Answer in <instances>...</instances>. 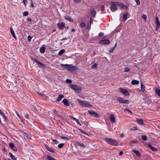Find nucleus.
I'll use <instances>...</instances> for the list:
<instances>
[{
  "label": "nucleus",
  "instance_id": "nucleus-1",
  "mask_svg": "<svg viewBox=\"0 0 160 160\" xmlns=\"http://www.w3.org/2000/svg\"><path fill=\"white\" fill-rule=\"evenodd\" d=\"M104 140L108 143L112 145H116L118 144V143L116 140L110 138H105Z\"/></svg>",
  "mask_w": 160,
  "mask_h": 160
},
{
  "label": "nucleus",
  "instance_id": "nucleus-2",
  "mask_svg": "<svg viewBox=\"0 0 160 160\" xmlns=\"http://www.w3.org/2000/svg\"><path fill=\"white\" fill-rule=\"evenodd\" d=\"M77 101L82 107L89 108L91 106V104L88 101L81 100L78 99H77Z\"/></svg>",
  "mask_w": 160,
  "mask_h": 160
},
{
  "label": "nucleus",
  "instance_id": "nucleus-3",
  "mask_svg": "<svg viewBox=\"0 0 160 160\" xmlns=\"http://www.w3.org/2000/svg\"><path fill=\"white\" fill-rule=\"evenodd\" d=\"M70 87L72 89L74 90L75 92L78 93L81 92L82 90L81 87L79 85H71L70 86Z\"/></svg>",
  "mask_w": 160,
  "mask_h": 160
},
{
  "label": "nucleus",
  "instance_id": "nucleus-4",
  "mask_svg": "<svg viewBox=\"0 0 160 160\" xmlns=\"http://www.w3.org/2000/svg\"><path fill=\"white\" fill-rule=\"evenodd\" d=\"M117 100L119 103H121L128 104L129 103V100L124 99L122 98L118 97L117 99Z\"/></svg>",
  "mask_w": 160,
  "mask_h": 160
},
{
  "label": "nucleus",
  "instance_id": "nucleus-5",
  "mask_svg": "<svg viewBox=\"0 0 160 160\" xmlns=\"http://www.w3.org/2000/svg\"><path fill=\"white\" fill-rule=\"evenodd\" d=\"M110 9L112 12H115L117 10L118 8L117 7L116 2H111Z\"/></svg>",
  "mask_w": 160,
  "mask_h": 160
},
{
  "label": "nucleus",
  "instance_id": "nucleus-6",
  "mask_svg": "<svg viewBox=\"0 0 160 160\" xmlns=\"http://www.w3.org/2000/svg\"><path fill=\"white\" fill-rule=\"evenodd\" d=\"M88 112L92 116L96 118H99V116L95 111L92 110H88Z\"/></svg>",
  "mask_w": 160,
  "mask_h": 160
},
{
  "label": "nucleus",
  "instance_id": "nucleus-7",
  "mask_svg": "<svg viewBox=\"0 0 160 160\" xmlns=\"http://www.w3.org/2000/svg\"><path fill=\"white\" fill-rule=\"evenodd\" d=\"M119 90L121 92H122L124 95L129 96V94L127 90L125 89L122 88H119Z\"/></svg>",
  "mask_w": 160,
  "mask_h": 160
},
{
  "label": "nucleus",
  "instance_id": "nucleus-8",
  "mask_svg": "<svg viewBox=\"0 0 160 160\" xmlns=\"http://www.w3.org/2000/svg\"><path fill=\"white\" fill-rule=\"evenodd\" d=\"M110 43V41L108 39L101 40L99 41L100 44L103 45H108Z\"/></svg>",
  "mask_w": 160,
  "mask_h": 160
},
{
  "label": "nucleus",
  "instance_id": "nucleus-9",
  "mask_svg": "<svg viewBox=\"0 0 160 160\" xmlns=\"http://www.w3.org/2000/svg\"><path fill=\"white\" fill-rule=\"evenodd\" d=\"M77 69V67L73 66L71 64H69L67 70H75Z\"/></svg>",
  "mask_w": 160,
  "mask_h": 160
},
{
  "label": "nucleus",
  "instance_id": "nucleus-10",
  "mask_svg": "<svg viewBox=\"0 0 160 160\" xmlns=\"http://www.w3.org/2000/svg\"><path fill=\"white\" fill-rule=\"evenodd\" d=\"M9 146L11 149L13 151L16 152L17 151V149L13 143L12 142L10 143L9 144Z\"/></svg>",
  "mask_w": 160,
  "mask_h": 160
},
{
  "label": "nucleus",
  "instance_id": "nucleus-11",
  "mask_svg": "<svg viewBox=\"0 0 160 160\" xmlns=\"http://www.w3.org/2000/svg\"><path fill=\"white\" fill-rule=\"evenodd\" d=\"M109 118L111 121L113 123L115 122V120L114 115L113 114H111L109 117Z\"/></svg>",
  "mask_w": 160,
  "mask_h": 160
},
{
  "label": "nucleus",
  "instance_id": "nucleus-12",
  "mask_svg": "<svg viewBox=\"0 0 160 160\" xmlns=\"http://www.w3.org/2000/svg\"><path fill=\"white\" fill-rule=\"evenodd\" d=\"M156 19V29L158 30L160 27V24L158 20V18L157 17H156L155 18Z\"/></svg>",
  "mask_w": 160,
  "mask_h": 160
},
{
  "label": "nucleus",
  "instance_id": "nucleus-13",
  "mask_svg": "<svg viewBox=\"0 0 160 160\" xmlns=\"http://www.w3.org/2000/svg\"><path fill=\"white\" fill-rule=\"evenodd\" d=\"M58 26L59 29H62L65 26V23L64 22H61L60 23H58Z\"/></svg>",
  "mask_w": 160,
  "mask_h": 160
},
{
  "label": "nucleus",
  "instance_id": "nucleus-14",
  "mask_svg": "<svg viewBox=\"0 0 160 160\" xmlns=\"http://www.w3.org/2000/svg\"><path fill=\"white\" fill-rule=\"evenodd\" d=\"M62 102L66 106H68L70 105L69 103L68 102V100L67 99H63L62 100Z\"/></svg>",
  "mask_w": 160,
  "mask_h": 160
},
{
  "label": "nucleus",
  "instance_id": "nucleus-15",
  "mask_svg": "<svg viewBox=\"0 0 160 160\" xmlns=\"http://www.w3.org/2000/svg\"><path fill=\"white\" fill-rule=\"evenodd\" d=\"M45 147L46 149H47L48 151H49L50 152L55 153V151L53 150L50 147H49L48 146H47L46 145H45Z\"/></svg>",
  "mask_w": 160,
  "mask_h": 160
},
{
  "label": "nucleus",
  "instance_id": "nucleus-16",
  "mask_svg": "<svg viewBox=\"0 0 160 160\" xmlns=\"http://www.w3.org/2000/svg\"><path fill=\"white\" fill-rule=\"evenodd\" d=\"M91 16L92 18H94L96 14V12L94 10H92L90 11Z\"/></svg>",
  "mask_w": 160,
  "mask_h": 160
},
{
  "label": "nucleus",
  "instance_id": "nucleus-17",
  "mask_svg": "<svg viewBox=\"0 0 160 160\" xmlns=\"http://www.w3.org/2000/svg\"><path fill=\"white\" fill-rule=\"evenodd\" d=\"M0 114L1 116L3 117L4 120V121H5L6 119H7V117L5 115L4 113L2 111L1 109H0Z\"/></svg>",
  "mask_w": 160,
  "mask_h": 160
},
{
  "label": "nucleus",
  "instance_id": "nucleus-18",
  "mask_svg": "<svg viewBox=\"0 0 160 160\" xmlns=\"http://www.w3.org/2000/svg\"><path fill=\"white\" fill-rule=\"evenodd\" d=\"M10 30L11 33L12 35V36L15 39H16L17 38H16V36L15 35V33H14V31L13 29H12V27H10Z\"/></svg>",
  "mask_w": 160,
  "mask_h": 160
},
{
  "label": "nucleus",
  "instance_id": "nucleus-19",
  "mask_svg": "<svg viewBox=\"0 0 160 160\" xmlns=\"http://www.w3.org/2000/svg\"><path fill=\"white\" fill-rule=\"evenodd\" d=\"M136 120L141 125H143L144 124L143 120L142 119H140L139 118H137Z\"/></svg>",
  "mask_w": 160,
  "mask_h": 160
},
{
  "label": "nucleus",
  "instance_id": "nucleus-20",
  "mask_svg": "<svg viewBox=\"0 0 160 160\" xmlns=\"http://www.w3.org/2000/svg\"><path fill=\"white\" fill-rule=\"evenodd\" d=\"M64 18L69 21L73 22V20L70 17L68 16H64Z\"/></svg>",
  "mask_w": 160,
  "mask_h": 160
},
{
  "label": "nucleus",
  "instance_id": "nucleus-21",
  "mask_svg": "<svg viewBox=\"0 0 160 160\" xmlns=\"http://www.w3.org/2000/svg\"><path fill=\"white\" fill-rule=\"evenodd\" d=\"M147 145L150 148L151 150H152V151H155L157 150L156 148L153 147H152V146H151L150 144H149V143H148L147 144Z\"/></svg>",
  "mask_w": 160,
  "mask_h": 160
},
{
  "label": "nucleus",
  "instance_id": "nucleus-22",
  "mask_svg": "<svg viewBox=\"0 0 160 160\" xmlns=\"http://www.w3.org/2000/svg\"><path fill=\"white\" fill-rule=\"evenodd\" d=\"M132 152L135 153L138 157H140L141 156V154L138 151L136 150H133Z\"/></svg>",
  "mask_w": 160,
  "mask_h": 160
},
{
  "label": "nucleus",
  "instance_id": "nucleus-23",
  "mask_svg": "<svg viewBox=\"0 0 160 160\" xmlns=\"http://www.w3.org/2000/svg\"><path fill=\"white\" fill-rule=\"evenodd\" d=\"M46 50L45 47L44 46H42L40 48V52L42 53H44Z\"/></svg>",
  "mask_w": 160,
  "mask_h": 160
},
{
  "label": "nucleus",
  "instance_id": "nucleus-24",
  "mask_svg": "<svg viewBox=\"0 0 160 160\" xmlns=\"http://www.w3.org/2000/svg\"><path fill=\"white\" fill-rule=\"evenodd\" d=\"M139 83V82L138 81L135 80H132L131 82V84L132 85H137Z\"/></svg>",
  "mask_w": 160,
  "mask_h": 160
},
{
  "label": "nucleus",
  "instance_id": "nucleus-25",
  "mask_svg": "<svg viewBox=\"0 0 160 160\" xmlns=\"http://www.w3.org/2000/svg\"><path fill=\"white\" fill-rule=\"evenodd\" d=\"M128 15V12H126L124 14L123 16V19L124 21H125L127 19V16Z\"/></svg>",
  "mask_w": 160,
  "mask_h": 160
},
{
  "label": "nucleus",
  "instance_id": "nucleus-26",
  "mask_svg": "<svg viewBox=\"0 0 160 160\" xmlns=\"http://www.w3.org/2000/svg\"><path fill=\"white\" fill-rule=\"evenodd\" d=\"M64 97V95H59L57 101H60L61 100L62 98Z\"/></svg>",
  "mask_w": 160,
  "mask_h": 160
},
{
  "label": "nucleus",
  "instance_id": "nucleus-27",
  "mask_svg": "<svg viewBox=\"0 0 160 160\" xmlns=\"http://www.w3.org/2000/svg\"><path fill=\"white\" fill-rule=\"evenodd\" d=\"M69 64H61V66L62 67L64 68H66L67 69L68 68V66Z\"/></svg>",
  "mask_w": 160,
  "mask_h": 160
},
{
  "label": "nucleus",
  "instance_id": "nucleus-28",
  "mask_svg": "<svg viewBox=\"0 0 160 160\" xmlns=\"http://www.w3.org/2000/svg\"><path fill=\"white\" fill-rule=\"evenodd\" d=\"M65 50L64 49H62L60 50L59 53H58V55L60 56L62 55L65 52Z\"/></svg>",
  "mask_w": 160,
  "mask_h": 160
},
{
  "label": "nucleus",
  "instance_id": "nucleus-29",
  "mask_svg": "<svg viewBox=\"0 0 160 160\" xmlns=\"http://www.w3.org/2000/svg\"><path fill=\"white\" fill-rule=\"evenodd\" d=\"M35 108L36 111L39 112L40 111L41 109V108L38 105H37L36 106H35Z\"/></svg>",
  "mask_w": 160,
  "mask_h": 160
},
{
  "label": "nucleus",
  "instance_id": "nucleus-30",
  "mask_svg": "<svg viewBox=\"0 0 160 160\" xmlns=\"http://www.w3.org/2000/svg\"><path fill=\"white\" fill-rule=\"evenodd\" d=\"M155 92L158 96L160 97V90L159 89L156 88L155 90Z\"/></svg>",
  "mask_w": 160,
  "mask_h": 160
},
{
  "label": "nucleus",
  "instance_id": "nucleus-31",
  "mask_svg": "<svg viewBox=\"0 0 160 160\" xmlns=\"http://www.w3.org/2000/svg\"><path fill=\"white\" fill-rule=\"evenodd\" d=\"M9 155L11 158L12 160H17V158L13 155L11 152L9 153Z\"/></svg>",
  "mask_w": 160,
  "mask_h": 160
},
{
  "label": "nucleus",
  "instance_id": "nucleus-32",
  "mask_svg": "<svg viewBox=\"0 0 160 160\" xmlns=\"http://www.w3.org/2000/svg\"><path fill=\"white\" fill-rule=\"evenodd\" d=\"M37 63L38 64V66L40 67H45V66L44 64H43L42 63L38 61Z\"/></svg>",
  "mask_w": 160,
  "mask_h": 160
},
{
  "label": "nucleus",
  "instance_id": "nucleus-33",
  "mask_svg": "<svg viewBox=\"0 0 160 160\" xmlns=\"http://www.w3.org/2000/svg\"><path fill=\"white\" fill-rule=\"evenodd\" d=\"M77 143L78 145L80 147H82L83 148H85L86 146L84 145L83 143H80L79 142H77Z\"/></svg>",
  "mask_w": 160,
  "mask_h": 160
},
{
  "label": "nucleus",
  "instance_id": "nucleus-34",
  "mask_svg": "<svg viewBox=\"0 0 160 160\" xmlns=\"http://www.w3.org/2000/svg\"><path fill=\"white\" fill-rule=\"evenodd\" d=\"M47 159L48 160H57L53 158L52 157L50 156H47Z\"/></svg>",
  "mask_w": 160,
  "mask_h": 160
},
{
  "label": "nucleus",
  "instance_id": "nucleus-35",
  "mask_svg": "<svg viewBox=\"0 0 160 160\" xmlns=\"http://www.w3.org/2000/svg\"><path fill=\"white\" fill-rule=\"evenodd\" d=\"M24 135L26 137L28 138L31 139V138L30 137V136L26 132H24Z\"/></svg>",
  "mask_w": 160,
  "mask_h": 160
},
{
  "label": "nucleus",
  "instance_id": "nucleus-36",
  "mask_svg": "<svg viewBox=\"0 0 160 160\" xmlns=\"http://www.w3.org/2000/svg\"><path fill=\"white\" fill-rule=\"evenodd\" d=\"M71 118L74 121H75L78 124L80 125V123L79 122L78 120L76 118L72 117Z\"/></svg>",
  "mask_w": 160,
  "mask_h": 160
},
{
  "label": "nucleus",
  "instance_id": "nucleus-37",
  "mask_svg": "<svg viewBox=\"0 0 160 160\" xmlns=\"http://www.w3.org/2000/svg\"><path fill=\"white\" fill-rule=\"evenodd\" d=\"M141 138L142 140L144 141H146L147 140V137L145 135H142L141 136Z\"/></svg>",
  "mask_w": 160,
  "mask_h": 160
},
{
  "label": "nucleus",
  "instance_id": "nucleus-38",
  "mask_svg": "<svg viewBox=\"0 0 160 160\" xmlns=\"http://www.w3.org/2000/svg\"><path fill=\"white\" fill-rule=\"evenodd\" d=\"M141 88L142 89V91L144 92L145 90V87L144 86L142 83L141 84Z\"/></svg>",
  "mask_w": 160,
  "mask_h": 160
},
{
  "label": "nucleus",
  "instance_id": "nucleus-39",
  "mask_svg": "<svg viewBox=\"0 0 160 160\" xmlns=\"http://www.w3.org/2000/svg\"><path fill=\"white\" fill-rule=\"evenodd\" d=\"M64 145V143H60L58 145V147L59 148H61Z\"/></svg>",
  "mask_w": 160,
  "mask_h": 160
},
{
  "label": "nucleus",
  "instance_id": "nucleus-40",
  "mask_svg": "<svg viewBox=\"0 0 160 160\" xmlns=\"http://www.w3.org/2000/svg\"><path fill=\"white\" fill-rule=\"evenodd\" d=\"M115 49L114 47H112V48L110 49L109 50V52L110 53L112 52L115 50Z\"/></svg>",
  "mask_w": 160,
  "mask_h": 160
},
{
  "label": "nucleus",
  "instance_id": "nucleus-41",
  "mask_svg": "<svg viewBox=\"0 0 160 160\" xmlns=\"http://www.w3.org/2000/svg\"><path fill=\"white\" fill-rule=\"evenodd\" d=\"M80 132H81V133H83L84 135H87V136H89V135H88V134L86 132L83 131L82 130L80 129Z\"/></svg>",
  "mask_w": 160,
  "mask_h": 160
},
{
  "label": "nucleus",
  "instance_id": "nucleus-42",
  "mask_svg": "<svg viewBox=\"0 0 160 160\" xmlns=\"http://www.w3.org/2000/svg\"><path fill=\"white\" fill-rule=\"evenodd\" d=\"M142 17L145 21H146V19H147V16L145 14H143L142 16Z\"/></svg>",
  "mask_w": 160,
  "mask_h": 160
},
{
  "label": "nucleus",
  "instance_id": "nucleus-43",
  "mask_svg": "<svg viewBox=\"0 0 160 160\" xmlns=\"http://www.w3.org/2000/svg\"><path fill=\"white\" fill-rule=\"evenodd\" d=\"M130 70V69L128 68H125V69L124 70V72H129Z\"/></svg>",
  "mask_w": 160,
  "mask_h": 160
},
{
  "label": "nucleus",
  "instance_id": "nucleus-44",
  "mask_svg": "<svg viewBox=\"0 0 160 160\" xmlns=\"http://www.w3.org/2000/svg\"><path fill=\"white\" fill-rule=\"evenodd\" d=\"M28 15V12L27 11L24 12L23 13V16H27Z\"/></svg>",
  "mask_w": 160,
  "mask_h": 160
},
{
  "label": "nucleus",
  "instance_id": "nucleus-45",
  "mask_svg": "<svg viewBox=\"0 0 160 160\" xmlns=\"http://www.w3.org/2000/svg\"><path fill=\"white\" fill-rule=\"evenodd\" d=\"M97 64L95 63L92 66L91 68L92 69H95L97 67Z\"/></svg>",
  "mask_w": 160,
  "mask_h": 160
},
{
  "label": "nucleus",
  "instance_id": "nucleus-46",
  "mask_svg": "<svg viewBox=\"0 0 160 160\" xmlns=\"http://www.w3.org/2000/svg\"><path fill=\"white\" fill-rule=\"evenodd\" d=\"M116 3L117 5L118 6H120V8L122 6L123 4L120 2H116Z\"/></svg>",
  "mask_w": 160,
  "mask_h": 160
},
{
  "label": "nucleus",
  "instance_id": "nucleus-47",
  "mask_svg": "<svg viewBox=\"0 0 160 160\" xmlns=\"http://www.w3.org/2000/svg\"><path fill=\"white\" fill-rule=\"evenodd\" d=\"M66 82L67 83H71L72 82V81L70 79H67L66 80Z\"/></svg>",
  "mask_w": 160,
  "mask_h": 160
},
{
  "label": "nucleus",
  "instance_id": "nucleus-48",
  "mask_svg": "<svg viewBox=\"0 0 160 160\" xmlns=\"http://www.w3.org/2000/svg\"><path fill=\"white\" fill-rule=\"evenodd\" d=\"M52 141L55 144H56L58 143V141L56 139H53Z\"/></svg>",
  "mask_w": 160,
  "mask_h": 160
},
{
  "label": "nucleus",
  "instance_id": "nucleus-49",
  "mask_svg": "<svg viewBox=\"0 0 160 160\" xmlns=\"http://www.w3.org/2000/svg\"><path fill=\"white\" fill-rule=\"evenodd\" d=\"M124 8L125 9H127L128 8V7L127 6L122 4V6L121 7V9Z\"/></svg>",
  "mask_w": 160,
  "mask_h": 160
},
{
  "label": "nucleus",
  "instance_id": "nucleus-50",
  "mask_svg": "<svg viewBox=\"0 0 160 160\" xmlns=\"http://www.w3.org/2000/svg\"><path fill=\"white\" fill-rule=\"evenodd\" d=\"M61 138L62 139H63V140H68V138L66 137L62 136V137H61Z\"/></svg>",
  "mask_w": 160,
  "mask_h": 160
},
{
  "label": "nucleus",
  "instance_id": "nucleus-51",
  "mask_svg": "<svg viewBox=\"0 0 160 160\" xmlns=\"http://www.w3.org/2000/svg\"><path fill=\"white\" fill-rule=\"evenodd\" d=\"M136 2L137 5H140V2L139 0H135Z\"/></svg>",
  "mask_w": 160,
  "mask_h": 160
},
{
  "label": "nucleus",
  "instance_id": "nucleus-52",
  "mask_svg": "<svg viewBox=\"0 0 160 160\" xmlns=\"http://www.w3.org/2000/svg\"><path fill=\"white\" fill-rule=\"evenodd\" d=\"M93 21V20L92 19V18L90 17V22H89V23H90V24L91 25L92 24V23Z\"/></svg>",
  "mask_w": 160,
  "mask_h": 160
},
{
  "label": "nucleus",
  "instance_id": "nucleus-53",
  "mask_svg": "<svg viewBox=\"0 0 160 160\" xmlns=\"http://www.w3.org/2000/svg\"><path fill=\"white\" fill-rule=\"evenodd\" d=\"M104 34L103 32H100L98 34V35L99 37H102L104 36Z\"/></svg>",
  "mask_w": 160,
  "mask_h": 160
},
{
  "label": "nucleus",
  "instance_id": "nucleus-54",
  "mask_svg": "<svg viewBox=\"0 0 160 160\" xmlns=\"http://www.w3.org/2000/svg\"><path fill=\"white\" fill-rule=\"evenodd\" d=\"M85 24L84 23V22H82L81 24H80V26L82 27H84L85 26Z\"/></svg>",
  "mask_w": 160,
  "mask_h": 160
},
{
  "label": "nucleus",
  "instance_id": "nucleus-55",
  "mask_svg": "<svg viewBox=\"0 0 160 160\" xmlns=\"http://www.w3.org/2000/svg\"><path fill=\"white\" fill-rule=\"evenodd\" d=\"M32 59L33 61L36 62L37 63H38V61L36 59L32 58Z\"/></svg>",
  "mask_w": 160,
  "mask_h": 160
},
{
  "label": "nucleus",
  "instance_id": "nucleus-56",
  "mask_svg": "<svg viewBox=\"0 0 160 160\" xmlns=\"http://www.w3.org/2000/svg\"><path fill=\"white\" fill-rule=\"evenodd\" d=\"M138 129V128L137 127H132L131 129V130H135Z\"/></svg>",
  "mask_w": 160,
  "mask_h": 160
},
{
  "label": "nucleus",
  "instance_id": "nucleus-57",
  "mask_svg": "<svg viewBox=\"0 0 160 160\" xmlns=\"http://www.w3.org/2000/svg\"><path fill=\"white\" fill-rule=\"evenodd\" d=\"M28 39L29 41H31L32 39V37L30 36H28Z\"/></svg>",
  "mask_w": 160,
  "mask_h": 160
},
{
  "label": "nucleus",
  "instance_id": "nucleus-58",
  "mask_svg": "<svg viewBox=\"0 0 160 160\" xmlns=\"http://www.w3.org/2000/svg\"><path fill=\"white\" fill-rule=\"evenodd\" d=\"M74 1L77 3H79L81 1V0H74Z\"/></svg>",
  "mask_w": 160,
  "mask_h": 160
},
{
  "label": "nucleus",
  "instance_id": "nucleus-59",
  "mask_svg": "<svg viewBox=\"0 0 160 160\" xmlns=\"http://www.w3.org/2000/svg\"><path fill=\"white\" fill-rule=\"evenodd\" d=\"M104 10V6L103 5H102L101 7V10L103 11Z\"/></svg>",
  "mask_w": 160,
  "mask_h": 160
},
{
  "label": "nucleus",
  "instance_id": "nucleus-60",
  "mask_svg": "<svg viewBox=\"0 0 160 160\" xmlns=\"http://www.w3.org/2000/svg\"><path fill=\"white\" fill-rule=\"evenodd\" d=\"M125 110L126 111H128V112H130L131 113H132V112L129 109H128L125 108Z\"/></svg>",
  "mask_w": 160,
  "mask_h": 160
},
{
  "label": "nucleus",
  "instance_id": "nucleus-61",
  "mask_svg": "<svg viewBox=\"0 0 160 160\" xmlns=\"http://www.w3.org/2000/svg\"><path fill=\"white\" fill-rule=\"evenodd\" d=\"M123 153L122 151H120L119 153V155L120 156H122L123 155Z\"/></svg>",
  "mask_w": 160,
  "mask_h": 160
},
{
  "label": "nucleus",
  "instance_id": "nucleus-62",
  "mask_svg": "<svg viewBox=\"0 0 160 160\" xmlns=\"http://www.w3.org/2000/svg\"><path fill=\"white\" fill-rule=\"evenodd\" d=\"M91 25L90 24V25H87V28L88 29H89L91 27Z\"/></svg>",
  "mask_w": 160,
  "mask_h": 160
},
{
  "label": "nucleus",
  "instance_id": "nucleus-63",
  "mask_svg": "<svg viewBox=\"0 0 160 160\" xmlns=\"http://www.w3.org/2000/svg\"><path fill=\"white\" fill-rule=\"evenodd\" d=\"M27 21L28 22H31L32 21V19H31V18H27Z\"/></svg>",
  "mask_w": 160,
  "mask_h": 160
},
{
  "label": "nucleus",
  "instance_id": "nucleus-64",
  "mask_svg": "<svg viewBox=\"0 0 160 160\" xmlns=\"http://www.w3.org/2000/svg\"><path fill=\"white\" fill-rule=\"evenodd\" d=\"M59 113V112L58 111H56L55 113H54V114H55V115H56L57 116H59V115L58 114Z\"/></svg>",
  "mask_w": 160,
  "mask_h": 160
}]
</instances>
